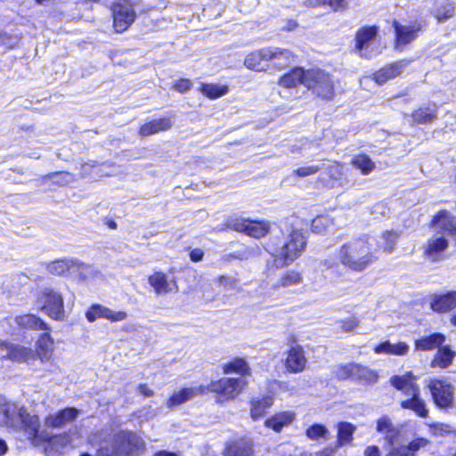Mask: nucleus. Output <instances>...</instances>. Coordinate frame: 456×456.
<instances>
[{"label": "nucleus", "mask_w": 456, "mask_h": 456, "mask_svg": "<svg viewBox=\"0 0 456 456\" xmlns=\"http://www.w3.org/2000/svg\"><path fill=\"white\" fill-rule=\"evenodd\" d=\"M364 456H380V450L376 445H370L365 448Z\"/></svg>", "instance_id": "60"}, {"label": "nucleus", "mask_w": 456, "mask_h": 456, "mask_svg": "<svg viewBox=\"0 0 456 456\" xmlns=\"http://www.w3.org/2000/svg\"><path fill=\"white\" fill-rule=\"evenodd\" d=\"M456 353L452 351L450 346H444L439 347L433 360L431 361V367L436 368H447L453 361Z\"/></svg>", "instance_id": "37"}, {"label": "nucleus", "mask_w": 456, "mask_h": 456, "mask_svg": "<svg viewBox=\"0 0 456 456\" xmlns=\"http://www.w3.org/2000/svg\"><path fill=\"white\" fill-rule=\"evenodd\" d=\"M449 247L448 239L444 235L436 233L423 247V254L430 262H440L445 259L444 254Z\"/></svg>", "instance_id": "13"}, {"label": "nucleus", "mask_w": 456, "mask_h": 456, "mask_svg": "<svg viewBox=\"0 0 456 456\" xmlns=\"http://www.w3.org/2000/svg\"><path fill=\"white\" fill-rule=\"evenodd\" d=\"M405 64V61H398L386 66L373 74V79L377 84L383 85L399 76Z\"/></svg>", "instance_id": "29"}, {"label": "nucleus", "mask_w": 456, "mask_h": 456, "mask_svg": "<svg viewBox=\"0 0 456 456\" xmlns=\"http://www.w3.org/2000/svg\"><path fill=\"white\" fill-rule=\"evenodd\" d=\"M226 227L256 239L265 237L270 231L269 222L249 220L242 216L229 217Z\"/></svg>", "instance_id": "9"}, {"label": "nucleus", "mask_w": 456, "mask_h": 456, "mask_svg": "<svg viewBox=\"0 0 456 456\" xmlns=\"http://www.w3.org/2000/svg\"><path fill=\"white\" fill-rule=\"evenodd\" d=\"M317 4H329L334 11L343 10L346 0H316Z\"/></svg>", "instance_id": "57"}, {"label": "nucleus", "mask_w": 456, "mask_h": 456, "mask_svg": "<svg viewBox=\"0 0 456 456\" xmlns=\"http://www.w3.org/2000/svg\"><path fill=\"white\" fill-rule=\"evenodd\" d=\"M141 0H116L111 5L113 27L118 33L126 30L134 21V7Z\"/></svg>", "instance_id": "6"}, {"label": "nucleus", "mask_w": 456, "mask_h": 456, "mask_svg": "<svg viewBox=\"0 0 456 456\" xmlns=\"http://www.w3.org/2000/svg\"><path fill=\"white\" fill-rule=\"evenodd\" d=\"M144 450L145 443L138 435L121 431L101 441L96 456H139Z\"/></svg>", "instance_id": "3"}, {"label": "nucleus", "mask_w": 456, "mask_h": 456, "mask_svg": "<svg viewBox=\"0 0 456 456\" xmlns=\"http://www.w3.org/2000/svg\"><path fill=\"white\" fill-rule=\"evenodd\" d=\"M444 341L445 336L437 332L416 339L414 346L416 350L430 351L436 347H440L444 343Z\"/></svg>", "instance_id": "35"}, {"label": "nucleus", "mask_w": 456, "mask_h": 456, "mask_svg": "<svg viewBox=\"0 0 456 456\" xmlns=\"http://www.w3.org/2000/svg\"><path fill=\"white\" fill-rule=\"evenodd\" d=\"M295 419V413L291 411H285L275 413L265 421V426L275 432H281L283 428L290 425Z\"/></svg>", "instance_id": "28"}, {"label": "nucleus", "mask_w": 456, "mask_h": 456, "mask_svg": "<svg viewBox=\"0 0 456 456\" xmlns=\"http://www.w3.org/2000/svg\"><path fill=\"white\" fill-rule=\"evenodd\" d=\"M302 281L303 277L299 272L289 270L280 277L278 281L274 284V288H289L301 283Z\"/></svg>", "instance_id": "44"}, {"label": "nucleus", "mask_w": 456, "mask_h": 456, "mask_svg": "<svg viewBox=\"0 0 456 456\" xmlns=\"http://www.w3.org/2000/svg\"><path fill=\"white\" fill-rule=\"evenodd\" d=\"M206 392L205 387L198 386L194 387H184L178 391L174 392L169 399L167 401V406L172 408L178 406L199 395Z\"/></svg>", "instance_id": "23"}, {"label": "nucleus", "mask_w": 456, "mask_h": 456, "mask_svg": "<svg viewBox=\"0 0 456 456\" xmlns=\"http://www.w3.org/2000/svg\"><path fill=\"white\" fill-rule=\"evenodd\" d=\"M248 385L245 378H222L211 381L206 390L220 395L224 400H233Z\"/></svg>", "instance_id": "8"}, {"label": "nucleus", "mask_w": 456, "mask_h": 456, "mask_svg": "<svg viewBox=\"0 0 456 456\" xmlns=\"http://www.w3.org/2000/svg\"><path fill=\"white\" fill-rule=\"evenodd\" d=\"M322 167L317 165H308L298 167L294 173L299 177H306L316 174Z\"/></svg>", "instance_id": "54"}, {"label": "nucleus", "mask_w": 456, "mask_h": 456, "mask_svg": "<svg viewBox=\"0 0 456 456\" xmlns=\"http://www.w3.org/2000/svg\"><path fill=\"white\" fill-rule=\"evenodd\" d=\"M96 162L90 160L88 162L84 163L81 166V176L86 177V175L92 173V169L96 167Z\"/></svg>", "instance_id": "59"}, {"label": "nucleus", "mask_w": 456, "mask_h": 456, "mask_svg": "<svg viewBox=\"0 0 456 456\" xmlns=\"http://www.w3.org/2000/svg\"><path fill=\"white\" fill-rule=\"evenodd\" d=\"M424 438H417L407 445H396V442L393 445H389L390 449L386 456H414L419 448L427 444Z\"/></svg>", "instance_id": "25"}, {"label": "nucleus", "mask_w": 456, "mask_h": 456, "mask_svg": "<svg viewBox=\"0 0 456 456\" xmlns=\"http://www.w3.org/2000/svg\"><path fill=\"white\" fill-rule=\"evenodd\" d=\"M190 257L193 262H198L202 259L203 252L201 249L195 248L191 251Z\"/></svg>", "instance_id": "61"}, {"label": "nucleus", "mask_w": 456, "mask_h": 456, "mask_svg": "<svg viewBox=\"0 0 456 456\" xmlns=\"http://www.w3.org/2000/svg\"><path fill=\"white\" fill-rule=\"evenodd\" d=\"M338 262L354 272H362L377 259V249L369 237L354 238L342 244L336 252Z\"/></svg>", "instance_id": "2"}, {"label": "nucleus", "mask_w": 456, "mask_h": 456, "mask_svg": "<svg viewBox=\"0 0 456 456\" xmlns=\"http://www.w3.org/2000/svg\"><path fill=\"white\" fill-rule=\"evenodd\" d=\"M378 378V374L373 370L362 366L359 363L357 364V370L355 373L354 380L366 384H373L377 382Z\"/></svg>", "instance_id": "47"}, {"label": "nucleus", "mask_w": 456, "mask_h": 456, "mask_svg": "<svg viewBox=\"0 0 456 456\" xmlns=\"http://www.w3.org/2000/svg\"><path fill=\"white\" fill-rule=\"evenodd\" d=\"M327 432L328 430L324 426L314 424L306 429L305 434L309 439L315 440L324 436Z\"/></svg>", "instance_id": "52"}, {"label": "nucleus", "mask_w": 456, "mask_h": 456, "mask_svg": "<svg viewBox=\"0 0 456 456\" xmlns=\"http://www.w3.org/2000/svg\"><path fill=\"white\" fill-rule=\"evenodd\" d=\"M53 339L48 333L42 334L37 340V354L44 359H49L53 351Z\"/></svg>", "instance_id": "42"}, {"label": "nucleus", "mask_w": 456, "mask_h": 456, "mask_svg": "<svg viewBox=\"0 0 456 456\" xmlns=\"http://www.w3.org/2000/svg\"><path fill=\"white\" fill-rule=\"evenodd\" d=\"M172 122L168 118H161L151 120L140 127L142 136H149L159 132L166 131L171 128Z\"/></svg>", "instance_id": "36"}, {"label": "nucleus", "mask_w": 456, "mask_h": 456, "mask_svg": "<svg viewBox=\"0 0 456 456\" xmlns=\"http://www.w3.org/2000/svg\"><path fill=\"white\" fill-rule=\"evenodd\" d=\"M200 91L210 99H216L225 95L229 88L225 85L201 83Z\"/></svg>", "instance_id": "45"}, {"label": "nucleus", "mask_w": 456, "mask_h": 456, "mask_svg": "<svg viewBox=\"0 0 456 456\" xmlns=\"http://www.w3.org/2000/svg\"><path fill=\"white\" fill-rule=\"evenodd\" d=\"M376 429L379 433L385 436V440L388 445H393L397 442L399 430L394 426L388 417L384 416L378 419Z\"/></svg>", "instance_id": "33"}, {"label": "nucleus", "mask_w": 456, "mask_h": 456, "mask_svg": "<svg viewBox=\"0 0 456 456\" xmlns=\"http://www.w3.org/2000/svg\"><path fill=\"white\" fill-rule=\"evenodd\" d=\"M0 357L12 362H25L35 358V353L30 347L7 343L0 339Z\"/></svg>", "instance_id": "14"}, {"label": "nucleus", "mask_w": 456, "mask_h": 456, "mask_svg": "<svg viewBox=\"0 0 456 456\" xmlns=\"http://www.w3.org/2000/svg\"><path fill=\"white\" fill-rule=\"evenodd\" d=\"M306 362L303 347L300 346H291L285 362L286 369L291 373H298L305 370Z\"/></svg>", "instance_id": "20"}, {"label": "nucleus", "mask_w": 456, "mask_h": 456, "mask_svg": "<svg viewBox=\"0 0 456 456\" xmlns=\"http://www.w3.org/2000/svg\"><path fill=\"white\" fill-rule=\"evenodd\" d=\"M88 322H93L97 319L103 318L112 322H122L127 318L126 311H114L102 305H93L86 313Z\"/></svg>", "instance_id": "17"}, {"label": "nucleus", "mask_w": 456, "mask_h": 456, "mask_svg": "<svg viewBox=\"0 0 456 456\" xmlns=\"http://www.w3.org/2000/svg\"><path fill=\"white\" fill-rule=\"evenodd\" d=\"M430 308L438 314L449 313L456 308V289L443 290L429 297Z\"/></svg>", "instance_id": "16"}, {"label": "nucleus", "mask_w": 456, "mask_h": 456, "mask_svg": "<svg viewBox=\"0 0 456 456\" xmlns=\"http://www.w3.org/2000/svg\"><path fill=\"white\" fill-rule=\"evenodd\" d=\"M58 442H60L61 444V445H66L69 443V439L66 436L54 437L53 443H58Z\"/></svg>", "instance_id": "63"}, {"label": "nucleus", "mask_w": 456, "mask_h": 456, "mask_svg": "<svg viewBox=\"0 0 456 456\" xmlns=\"http://www.w3.org/2000/svg\"><path fill=\"white\" fill-rule=\"evenodd\" d=\"M305 77L306 70L302 68H295L280 78L279 86L286 89L295 88L298 85L305 86Z\"/></svg>", "instance_id": "30"}, {"label": "nucleus", "mask_w": 456, "mask_h": 456, "mask_svg": "<svg viewBox=\"0 0 456 456\" xmlns=\"http://www.w3.org/2000/svg\"><path fill=\"white\" fill-rule=\"evenodd\" d=\"M47 271L53 275H70L77 280H85L91 267L74 259H58L47 264Z\"/></svg>", "instance_id": "10"}, {"label": "nucleus", "mask_w": 456, "mask_h": 456, "mask_svg": "<svg viewBox=\"0 0 456 456\" xmlns=\"http://www.w3.org/2000/svg\"><path fill=\"white\" fill-rule=\"evenodd\" d=\"M306 238L302 229L292 228L281 247L273 252L277 267L292 264L305 250Z\"/></svg>", "instance_id": "4"}, {"label": "nucleus", "mask_w": 456, "mask_h": 456, "mask_svg": "<svg viewBox=\"0 0 456 456\" xmlns=\"http://www.w3.org/2000/svg\"><path fill=\"white\" fill-rule=\"evenodd\" d=\"M410 399L401 402V407L413 411L418 416L426 418L428 411L426 407L425 402L420 398V392L416 395H410Z\"/></svg>", "instance_id": "38"}, {"label": "nucleus", "mask_w": 456, "mask_h": 456, "mask_svg": "<svg viewBox=\"0 0 456 456\" xmlns=\"http://www.w3.org/2000/svg\"><path fill=\"white\" fill-rule=\"evenodd\" d=\"M253 444L249 439H240L228 444L224 450V456H251Z\"/></svg>", "instance_id": "34"}, {"label": "nucleus", "mask_w": 456, "mask_h": 456, "mask_svg": "<svg viewBox=\"0 0 456 456\" xmlns=\"http://www.w3.org/2000/svg\"><path fill=\"white\" fill-rule=\"evenodd\" d=\"M305 86L323 99L330 100L334 95V83L331 76L320 69L306 70Z\"/></svg>", "instance_id": "5"}, {"label": "nucleus", "mask_w": 456, "mask_h": 456, "mask_svg": "<svg viewBox=\"0 0 456 456\" xmlns=\"http://www.w3.org/2000/svg\"><path fill=\"white\" fill-rule=\"evenodd\" d=\"M79 411L76 408H66L46 417L45 423L49 428H62L74 421L78 416Z\"/></svg>", "instance_id": "22"}, {"label": "nucleus", "mask_w": 456, "mask_h": 456, "mask_svg": "<svg viewBox=\"0 0 456 456\" xmlns=\"http://www.w3.org/2000/svg\"><path fill=\"white\" fill-rule=\"evenodd\" d=\"M0 426L12 429H22L35 445L46 439L39 434V419L28 413L26 408L0 395Z\"/></svg>", "instance_id": "1"}, {"label": "nucleus", "mask_w": 456, "mask_h": 456, "mask_svg": "<svg viewBox=\"0 0 456 456\" xmlns=\"http://www.w3.org/2000/svg\"><path fill=\"white\" fill-rule=\"evenodd\" d=\"M352 164L360 169L362 175H369L375 168V163L364 154L355 156L352 159Z\"/></svg>", "instance_id": "48"}, {"label": "nucleus", "mask_w": 456, "mask_h": 456, "mask_svg": "<svg viewBox=\"0 0 456 456\" xmlns=\"http://www.w3.org/2000/svg\"><path fill=\"white\" fill-rule=\"evenodd\" d=\"M333 224L332 219L328 216H317L312 221V231L315 233L326 232Z\"/></svg>", "instance_id": "50"}, {"label": "nucleus", "mask_w": 456, "mask_h": 456, "mask_svg": "<svg viewBox=\"0 0 456 456\" xmlns=\"http://www.w3.org/2000/svg\"><path fill=\"white\" fill-rule=\"evenodd\" d=\"M395 30V48L402 50L405 45L412 42L417 37L419 28L415 25H401L394 21Z\"/></svg>", "instance_id": "21"}, {"label": "nucleus", "mask_w": 456, "mask_h": 456, "mask_svg": "<svg viewBox=\"0 0 456 456\" xmlns=\"http://www.w3.org/2000/svg\"><path fill=\"white\" fill-rule=\"evenodd\" d=\"M268 69H282L294 61L293 53L279 47H267Z\"/></svg>", "instance_id": "18"}, {"label": "nucleus", "mask_w": 456, "mask_h": 456, "mask_svg": "<svg viewBox=\"0 0 456 456\" xmlns=\"http://www.w3.org/2000/svg\"><path fill=\"white\" fill-rule=\"evenodd\" d=\"M267 47L254 51L248 54L244 60L245 66L255 71L268 69Z\"/></svg>", "instance_id": "24"}, {"label": "nucleus", "mask_w": 456, "mask_h": 456, "mask_svg": "<svg viewBox=\"0 0 456 456\" xmlns=\"http://www.w3.org/2000/svg\"><path fill=\"white\" fill-rule=\"evenodd\" d=\"M223 372L224 374L237 373L244 376L250 373V368L245 359L235 358L223 364Z\"/></svg>", "instance_id": "40"}, {"label": "nucleus", "mask_w": 456, "mask_h": 456, "mask_svg": "<svg viewBox=\"0 0 456 456\" xmlns=\"http://www.w3.org/2000/svg\"><path fill=\"white\" fill-rule=\"evenodd\" d=\"M410 351V346L405 342L391 343L384 341L374 347L376 354H386L398 356L406 355Z\"/></svg>", "instance_id": "31"}, {"label": "nucleus", "mask_w": 456, "mask_h": 456, "mask_svg": "<svg viewBox=\"0 0 456 456\" xmlns=\"http://www.w3.org/2000/svg\"><path fill=\"white\" fill-rule=\"evenodd\" d=\"M15 322L23 329L38 330H48L46 323L34 314H27L19 315L15 318Z\"/></svg>", "instance_id": "39"}, {"label": "nucleus", "mask_w": 456, "mask_h": 456, "mask_svg": "<svg viewBox=\"0 0 456 456\" xmlns=\"http://www.w3.org/2000/svg\"><path fill=\"white\" fill-rule=\"evenodd\" d=\"M237 282V280L233 277L222 275L218 278V283L228 289H235Z\"/></svg>", "instance_id": "58"}, {"label": "nucleus", "mask_w": 456, "mask_h": 456, "mask_svg": "<svg viewBox=\"0 0 456 456\" xmlns=\"http://www.w3.org/2000/svg\"><path fill=\"white\" fill-rule=\"evenodd\" d=\"M342 170L343 167L340 164L335 162L326 167V174L333 182H337L341 179L343 175Z\"/></svg>", "instance_id": "53"}, {"label": "nucleus", "mask_w": 456, "mask_h": 456, "mask_svg": "<svg viewBox=\"0 0 456 456\" xmlns=\"http://www.w3.org/2000/svg\"><path fill=\"white\" fill-rule=\"evenodd\" d=\"M149 283L153 287L157 294H166L176 289L174 280H168L167 275L161 272L153 273L149 277Z\"/></svg>", "instance_id": "27"}, {"label": "nucleus", "mask_w": 456, "mask_h": 456, "mask_svg": "<svg viewBox=\"0 0 456 456\" xmlns=\"http://www.w3.org/2000/svg\"><path fill=\"white\" fill-rule=\"evenodd\" d=\"M192 87V82L190 79L186 78H181L177 80L173 88L176 90L179 93H185L189 90H191Z\"/></svg>", "instance_id": "55"}, {"label": "nucleus", "mask_w": 456, "mask_h": 456, "mask_svg": "<svg viewBox=\"0 0 456 456\" xmlns=\"http://www.w3.org/2000/svg\"><path fill=\"white\" fill-rule=\"evenodd\" d=\"M411 118L417 124L431 123L436 118V107H421L412 113Z\"/></svg>", "instance_id": "41"}, {"label": "nucleus", "mask_w": 456, "mask_h": 456, "mask_svg": "<svg viewBox=\"0 0 456 456\" xmlns=\"http://www.w3.org/2000/svg\"><path fill=\"white\" fill-rule=\"evenodd\" d=\"M429 4L436 5L431 12L439 21L451 18L454 13V4L451 0H426L427 6Z\"/></svg>", "instance_id": "32"}, {"label": "nucleus", "mask_w": 456, "mask_h": 456, "mask_svg": "<svg viewBox=\"0 0 456 456\" xmlns=\"http://www.w3.org/2000/svg\"><path fill=\"white\" fill-rule=\"evenodd\" d=\"M273 397L272 395L256 396L250 400V417L253 420L263 418L266 411L273 405Z\"/></svg>", "instance_id": "26"}, {"label": "nucleus", "mask_w": 456, "mask_h": 456, "mask_svg": "<svg viewBox=\"0 0 456 456\" xmlns=\"http://www.w3.org/2000/svg\"><path fill=\"white\" fill-rule=\"evenodd\" d=\"M357 364L358 363L349 362L346 364L338 365L335 371L337 378L339 379H354L355 373L357 370Z\"/></svg>", "instance_id": "49"}, {"label": "nucleus", "mask_w": 456, "mask_h": 456, "mask_svg": "<svg viewBox=\"0 0 456 456\" xmlns=\"http://www.w3.org/2000/svg\"><path fill=\"white\" fill-rule=\"evenodd\" d=\"M48 178L59 185H66L75 181L74 175L69 172H57L44 177V179Z\"/></svg>", "instance_id": "51"}, {"label": "nucleus", "mask_w": 456, "mask_h": 456, "mask_svg": "<svg viewBox=\"0 0 456 456\" xmlns=\"http://www.w3.org/2000/svg\"><path fill=\"white\" fill-rule=\"evenodd\" d=\"M154 456H177V455L174 452H169L167 451H160V452H157Z\"/></svg>", "instance_id": "64"}, {"label": "nucleus", "mask_w": 456, "mask_h": 456, "mask_svg": "<svg viewBox=\"0 0 456 456\" xmlns=\"http://www.w3.org/2000/svg\"><path fill=\"white\" fill-rule=\"evenodd\" d=\"M340 328L346 332L354 330L359 324V321L355 317H350L346 320L340 321Z\"/></svg>", "instance_id": "56"}, {"label": "nucleus", "mask_w": 456, "mask_h": 456, "mask_svg": "<svg viewBox=\"0 0 456 456\" xmlns=\"http://www.w3.org/2000/svg\"><path fill=\"white\" fill-rule=\"evenodd\" d=\"M356 427L349 422H340L338 425V444L339 446L348 444L353 440Z\"/></svg>", "instance_id": "43"}, {"label": "nucleus", "mask_w": 456, "mask_h": 456, "mask_svg": "<svg viewBox=\"0 0 456 456\" xmlns=\"http://www.w3.org/2000/svg\"><path fill=\"white\" fill-rule=\"evenodd\" d=\"M37 302L41 310L51 318L54 320L63 319V297L59 291L52 288H43L37 294Z\"/></svg>", "instance_id": "7"}, {"label": "nucleus", "mask_w": 456, "mask_h": 456, "mask_svg": "<svg viewBox=\"0 0 456 456\" xmlns=\"http://www.w3.org/2000/svg\"><path fill=\"white\" fill-rule=\"evenodd\" d=\"M137 390L140 394L145 396H151L153 394L152 390H151L145 384L139 385Z\"/></svg>", "instance_id": "62"}, {"label": "nucleus", "mask_w": 456, "mask_h": 456, "mask_svg": "<svg viewBox=\"0 0 456 456\" xmlns=\"http://www.w3.org/2000/svg\"><path fill=\"white\" fill-rule=\"evenodd\" d=\"M418 377L411 371H407L403 375H395L390 379V384L403 392L405 395H416L419 393V387L416 383Z\"/></svg>", "instance_id": "19"}, {"label": "nucleus", "mask_w": 456, "mask_h": 456, "mask_svg": "<svg viewBox=\"0 0 456 456\" xmlns=\"http://www.w3.org/2000/svg\"><path fill=\"white\" fill-rule=\"evenodd\" d=\"M429 389L435 403L439 408H447L452 405L453 390L451 384L446 381L434 379L429 383Z\"/></svg>", "instance_id": "15"}, {"label": "nucleus", "mask_w": 456, "mask_h": 456, "mask_svg": "<svg viewBox=\"0 0 456 456\" xmlns=\"http://www.w3.org/2000/svg\"><path fill=\"white\" fill-rule=\"evenodd\" d=\"M432 225L439 235L456 240V216L447 210H440L432 218Z\"/></svg>", "instance_id": "12"}, {"label": "nucleus", "mask_w": 456, "mask_h": 456, "mask_svg": "<svg viewBox=\"0 0 456 456\" xmlns=\"http://www.w3.org/2000/svg\"><path fill=\"white\" fill-rule=\"evenodd\" d=\"M400 234L394 231L385 232L380 240L378 241V247L382 248L387 253H391L395 249V246Z\"/></svg>", "instance_id": "46"}, {"label": "nucleus", "mask_w": 456, "mask_h": 456, "mask_svg": "<svg viewBox=\"0 0 456 456\" xmlns=\"http://www.w3.org/2000/svg\"><path fill=\"white\" fill-rule=\"evenodd\" d=\"M378 28L376 26L363 27L355 35V49L360 56L371 58L379 53L376 46V36Z\"/></svg>", "instance_id": "11"}]
</instances>
